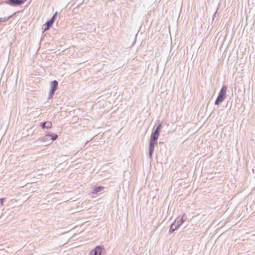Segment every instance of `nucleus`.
Instances as JSON below:
<instances>
[{
  "instance_id": "39448f33",
  "label": "nucleus",
  "mask_w": 255,
  "mask_h": 255,
  "mask_svg": "<svg viewBox=\"0 0 255 255\" xmlns=\"http://www.w3.org/2000/svg\"><path fill=\"white\" fill-rule=\"evenodd\" d=\"M20 0H7L5 2L11 6L20 5L21 4Z\"/></svg>"
},
{
  "instance_id": "f3484780",
  "label": "nucleus",
  "mask_w": 255,
  "mask_h": 255,
  "mask_svg": "<svg viewBox=\"0 0 255 255\" xmlns=\"http://www.w3.org/2000/svg\"><path fill=\"white\" fill-rule=\"evenodd\" d=\"M4 199H5V198H0V204L1 206L3 205V201L4 200Z\"/></svg>"
},
{
  "instance_id": "7ed1b4c3",
  "label": "nucleus",
  "mask_w": 255,
  "mask_h": 255,
  "mask_svg": "<svg viewBox=\"0 0 255 255\" xmlns=\"http://www.w3.org/2000/svg\"><path fill=\"white\" fill-rule=\"evenodd\" d=\"M50 89L49 91L48 97V100L51 99L53 97L54 93L57 89L58 86V83L56 80H54L50 83Z\"/></svg>"
},
{
  "instance_id": "f03ea898",
  "label": "nucleus",
  "mask_w": 255,
  "mask_h": 255,
  "mask_svg": "<svg viewBox=\"0 0 255 255\" xmlns=\"http://www.w3.org/2000/svg\"><path fill=\"white\" fill-rule=\"evenodd\" d=\"M227 88L226 86L223 85L219 93L218 97L215 101V104L218 105L222 102L226 97V92Z\"/></svg>"
},
{
  "instance_id": "20e7f679",
  "label": "nucleus",
  "mask_w": 255,
  "mask_h": 255,
  "mask_svg": "<svg viewBox=\"0 0 255 255\" xmlns=\"http://www.w3.org/2000/svg\"><path fill=\"white\" fill-rule=\"evenodd\" d=\"M104 249L103 247L101 246H97L90 252L89 255H101Z\"/></svg>"
},
{
  "instance_id": "9b49d317",
  "label": "nucleus",
  "mask_w": 255,
  "mask_h": 255,
  "mask_svg": "<svg viewBox=\"0 0 255 255\" xmlns=\"http://www.w3.org/2000/svg\"><path fill=\"white\" fill-rule=\"evenodd\" d=\"M49 136H47V134L43 137L41 139L39 138L38 140H41V141L43 142H46V145L50 144V143L48 142L49 141H51L50 139H49Z\"/></svg>"
},
{
  "instance_id": "dca6fc26",
  "label": "nucleus",
  "mask_w": 255,
  "mask_h": 255,
  "mask_svg": "<svg viewBox=\"0 0 255 255\" xmlns=\"http://www.w3.org/2000/svg\"><path fill=\"white\" fill-rule=\"evenodd\" d=\"M161 128H162V124L161 123H159L158 124V125L157 126L155 129H157V130L160 131V129Z\"/></svg>"
},
{
  "instance_id": "ddd939ff",
  "label": "nucleus",
  "mask_w": 255,
  "mask_h": 255,
  "mask_svg": "<svg viewBox=\"0 0 255 255\" xmlns=\"http://www.w3.org/2000/svg\"><path fill=\"white\" fill-rule=\"evenodd\" d=\"M12 15H10L9 16L7 17H3V18H0V22L2 21H6L9 19L10 17H11Z\"/></svg>"
},
{
  "instance_id": "2eb2a0df",
  "label": "nucleus",
  "mask_w": 255,
  "mask_h": 255,
  "mask_svg": "<svg viewBox=\"0 0 255 255\" xmlns=\"http://www.w3.org/2000/svg\"><path fill=\"white\" fill-rule=\"evenodd\" d=\"M57 15V12H55V13L53 14V15L52 16V17L50 18L51 20H52L54 22L55 20L56 17Z\"/></svg>"
},
{
  "instance_id": "0eeeda50",
  "label": "nucleus",
  "mask_w": 255,
  "mask_h": 255,
  "mask_svg": "<svg viewBox=\"0 0 255 255\" xmlns=\"http://www.w3.org/2000/svg\"><path fill=\"white\" fill-rule=\"evenodd\" d=\"M187 217L184 214L182 216L181 219H179L177 218L174 222H176V223L180 227L183 224V223L186 220Z\"/></svg>"
},
{
  "instance_id": "a211bd4d",
  "label": "nucleus",
  "mask_w": 255,
  "mask_h": 255,
  "mask_svg": "<svg viewBox=\"0 0 255 255\" xmlns=\"http://www.w3.org/2000/svg\"><path fill=\"white\" fill-rule=\"evenodd\" d=\"M51 26H48V25H46V23H45V28H44V30H48Z\"/></svg>"
},
{
  "instance_id": "f257e3e1",
  "label": "nucleus",
  "mask_w": 255,
  "mask_h": 255,
  "mask_svg": "<svg viewBox=\"0 0 255 255\" xmlns=\"http://www.w3.org/2000/svg\"><path fill=\"white\" fill-rule=\"evenodd\" d=\"M160 131L154 129L151 133L149 144V157L152 158V155L154 150V145L157 143V140L159 135Z\"/></svg>"
},
{
  "instance_id": "6ab92c4d",
  "label": "nucleus",
  "mask_w": 255,
  "mask_h": 255,
  "mask_svg": "<svg viewBox=\"0 0 255 255\" xmlns=\"http://www.w3.org/2000/svg\"><path fill=\"white\" fill-rule=\"evenodd\" d=\"M21 3V4H22L23 3H24L25 1H26L27 0H20Z\"/></svg>"
},
{
  "instance_id": "4468645a",
  "label": "nucleus",
  "mask_w": 255,
  "mask_h": 255,
  "mask_svg": "<svg viewBox=\"0 0 255 255\" xmlns=\"http://www.w3.org/2000/svg\"><path fill=\"white\" fill-rule=\"evenodd\" d=\"M57 15V12H55V13L53 14V15L52 16V17L50 18L51 20H52L54 22L55 20L56 17Z\"/></svg>"
},
{
  "instance_id": "9d476101",
  "label": "nucleus",
  "mask_w": 255,
  "mask_h": 255,
  "mask_svg": "<svg viewBox=\"0 0 255 255\" xmlns=\"http://www.w3.org/2000/svg\"><path fill=\"white\" fill-rule=\"evenodd\" d=\"M47 136H49V138H50V143H51L53 141L56 140L58 137V135L57 134L51 132H48L47 133Z\"/></svg>"
},
{
  "instance_id": "f8f14e48",
  "label": "nucleus",
  "mask_w": 255,
  "mask_h": 255,
  "mask_svg": "<svg viewBox=\"0 0 255 255\" xmlns=\"http://www.w3.org/2000/svg\"><path fill=\"white\" fill-rule=\"evenodd\" d=\"M53 22L54 21L50 19L49 20L46 22V25H48V26H51Z\"/></svg>"
},
{
  "instance_id": "1a4fd4ad",
  "label": "nucleus",
  "mask_w": 255,
  "mask_h": 255,
  "mask_svg": "<svg viewBox=\"0 0 255 255\" xmlns=\"http://www.w3.org/2000/svg\"><path fill=\"white\" fill-rule=\"evenodd\" d=\"M104 189V187L103 186H97L94 187L93 189V191L92 193L93 194H98V193L102 191Z\"/></svg>"
},
{
  "instance_id": "6e6552de",
  "label": "nucleus",
  "mask_w": 255,
  "mask_h": 255,
  "mask_svg": "<svg viewBox=\"0 0 255 255\" xmlns=\"http://www.w3.org/2000/svg\"><path fill=\"white\" fill-rule=\"evenodd\" d=\"M179 227L180 226L176 223V222H174L170 226L169 232L172 233Z\"/></svg>"
},
{
  "instance_id": "423d86ee",
  "label": "nucleus",
  "mask_w": 255,
  "mask_h": 255,
  "mask_svg": "<svg viewBox=\"0 0 255 255\" xmlns=\"http://www.w3.org/2000/svg\"><path fill=\"white\" fill-rule=\"evenodd\" d=\"M52 123L50 121H47L45 122L41 123L40 124V126L42 128H47V129L50 128L52 127Z\"/></svg>"
}]
</instances>
